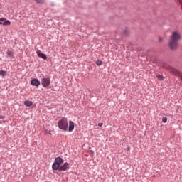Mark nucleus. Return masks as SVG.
Segmentation results:
<instances>
[{
  "instance_id": "nucleus-20",
  "label": "nucleus",
  "mask_w": 182,
  "mask_h": 182,
  "mask_svg": "<svg viewBox=\"0 0 182 182\" xmlns=\"http://www.w3.org/2000/svg\"><path fill=\"white\" fill-rule=\"evenodd\" d=\"M127 33V30H124V33Z\"/></svg>"
},
{
  "instance_id": "nucleus-13",
  "label": "nucleus",
  "mask_w": 182,
  "mask_h": 182,
  "mask_svg": "<svg viewBox=\"0 0 182 182\" xmlns=\"http://www.w3.org/2000/svg\"><path fill=\"white\" fill-rule=\"evenodd\" d=\"M156 77H157V79L159 80L160 81L164 80V77L163 75H156Z\"/></svg>"
},
{
  "instance_id": "nucleus-1",
  "label": "nucleus",
  "mask_w": 182,
  "mask_h": 182,
  "mask_svg": "<svg viewBox=\"0 0 182 182\" xmlns=\"http://www.w3.org/2000/svg\"><path fill=\"white\" fill-rule=\"evenodd\" d=\"M63 161H64L63 159H62V157H56L54 160L53 164H52V170H53L54 171H66V170H69V163L65 162L63 164Z\"/></svg>"
},
{
  "instance_id": "nucleus-14",
  "label": "nucleus",
  "mask_w": 182,
  "mask_h": 182,
  "mask_svg": "<svg viewBox=\"0 0 182 182\" xmlns=\"http://www.w3.org/2000/svg\"><path fill=\"white\" fill-rule=\"evenodd\" d=\"M0 75H1V76H3V77H5V76H6V71H5V70H1V71H0Z\"/></svg>"
},
{
  "instance_id": "nucleus-3",
  "label": "nucleus",
  "mask_w": 182,
  "mask_h": 182,
  "mask_svg": "<svg viewBox=\"0 0 182 182\" xmlns=\"http://www.w3.org/2000/svg\"><path fill=\"white\" fill-rule=\"evenodd\" d=\"M162 68H164V69H166V70H168V72H171V73L176 75V76H178V77H180L181 80H182V73L181 72L177 70L176 68L168 65V64H164Z\"/></svg>"
},
{
  "instance_id": "nucleus-16",
  "label": "nucleus",
  "mask_w": 182,
  "mask_h": 182,
  "mask_svg": "<svg viewBox=\"0 0 182 182\" xmlns=\"http://www.w3.org/2000/svg\"><path fill=\"white\" fill-rule=\"evenodd\" d=\"M163 123H167V117L162 118Z\"/></svg>"
},
{
  "instance_id": "nucleus-17",
  "label": "nucleus",
  "mask_w": 182,
  "mask_h": 182,
  "mask_svg": "<svg viewBox=\"0 0 182 182\" xmlns=\"http://www.w3.org/2000/svg\"><path fill=\"white\" fill-rule=\"evenodd\" d=\"M98 126H99V127H102V126H103V123L100 122V123L98 124Z\"/></svg>"
},
{
  "instance_id": "nucleus-4",
  "label": "nucleus",
  "mask_w": 182,
  "mask_h": 182,
  "mask_svg": "<svg viewBox=\"0 0 182 182\" xmlns=\"http://www.w3.org/2000/svg\"><path fill=\"white\" fill-rule=\"evenodd\" d=\"M58 128L60 129V130L66 132V130H68V128L69 127V124H68V119H66V118H63L61 120L58 121Z\"/></svg>"
},
{
  "instance_id": "nucleus-10",
  "label": "nucleus",
  "mask_w": 182,
  "mask_h": 182,
  "mask_svg": "<svg viewBox=\"0 0 182 182\" xmlns=\"http://www.w3.org/2000/svg\"><path fill=\"white\" fill-rule=\"evenodd\" d=\"M75 129V123L72 121H69L68 132H73Z\"/></svg>"
},
{
  "instance_id": "nucleus-6",
  "label": "nucleus",
  "mask_w": 182,
  "mask_h": 182,
  "mask_svg": "<svg viewBox=\"0 0 182 182\" xmlns=\"http://www.w3.org/2000/svg\"><path fill=\"white\" fill-rule=\"evenodd\" d=\"M0 25H4V26H9L11 25V22L9 20H6V18H0Z\"/></svg>"
},
{
  "instance_id": "nucleus-9",
  "label": "nucleus",
  "mask_w": 182,
  "mask_h": 182,
  "mask_svg": "<svg viewBox=\"0 0 182 182\" xmlns=\"http://www.w3.org/2000/svg\"><path fill=\"white\" fill-rule=\"evenodd\" d=\"M6 53H7L8 58H10L11 59H15V55L14 54V50H7Z\"/></svg>"
},
{
  "instance_id": "nucleus-11",
  "label": "nucleus",
  "mask_w": 182,
  "mask_h": 182,
  "mask_svg": "<svg viewBox=\"0 0 182 182\" xmlns=\"http://www.w3.org/2000/svg\"><path fill=\"white\" fill-rule=\"evenodd\" d=\"M33 105V102L32 101L29 100H26L24 101V105L26 106L27 107H31Z\"/></svg>"
},
{
  "instance_id": "nucleus-18",
  "label": "nucleus",
  "mask_w": 182,
  "mask_h": 182,
  "mask_svg": "<svg viewBox=\"0 0 182 182\" xmlns=\"http://www.w3.org/2000/svg\"><path fill=\"white\" fill-rule=\"evenodd\" d=\"M159 42H163V38H161V37H159Z\"/></svg>"
},
{
  "instance_id": "nucleus-7",
  "label": "nucleus",
  "mask_w": 182,
  "mask_h": 182,
  "mask_svg": "<svg viewBox=\"0 0 182 182\" xmlns=\"http://www.w3.org/2000/svg\"><path fill=\"white\" fill-rule=\"evenodd\" d=\"M36 54L38 56V58L43 59V60H46L48 59V55H46V54L42 53V51L39 50L36 51Z\"/></svg>"
},
{
  "instance_id": "nucleus-15",
  "label": "nucleus",
  "mask_w": 182,
  "mask_h": 182,
  "mask_svg": "<svg viewBox=\"0 0 182 182\" xmlns=\"http://www.w3.org/2000/svg\"><path fill=\"white\" fill-rule=\"evenodd\" d=\"M43 1L45 0H35V1L36 2V4H43Z\"/></svg>"
},
{
  "instance_id": "nucleus-8",
  "label": "nucleus",
  "mask_w": 182,
  "mask_h": 182,
  "mask_svg": "<svg viewBox=\"0 0 182 182\" xmlns=\"http://www.w3.org/2000/svg\"><path fill=\"white\" fill-rule=\"evenodd\" d=\"M31 85L32 86H36V87L41 86V81L38 80L37 78H33L31 80Z\"/></svg>"
},
{
  "instance_id": "nucleus-21",
  "label": "nucleus",
  "mask_w": 182,
  "mask_h": 182,
  "mask_svg": "<svg viewBox=\"0 0 182 182\" xmlns=\"http://www.w3.org/2000/svg\"><path fill=\"white\" fill-rule=\"evenodd\" d=\"M49 134H51V133H50V132H49Z\"/></svg>"
},
{
  "instance_id": "nucleus-19",
  "label": "nucleus",
  "mask_w": 182,
  "mask_h": 182,
  "mask_svg": "<svg viewBox=\"0 0 182 182\" xmlns=\"http://www.w3.org/2000/svg\"><path fill=\"white\" fill-rule=\"evenodd\" d=\"M0 119H5V117H4L3 115H0Z\"/></svg>"
},
{
  "instance_id": "nucleus-5",
  "label": "nucleus",
  "mask_w": 182,
  "mask_h": 182,
  "mask_svg": "<svg viewBox=\"0 0 182 182\" xmlns=\"http://www.w3.org/2000/svg\"><path fill=\"white\" fill-rule=\"evenodd\" d=\"M41 85L43 87H49L50 86V77H46V78H43L41 80Z\"/></svg>"
},
{
  "instance_id": "nucleus-2",
  "label": "nucleus",
  "mask_w": 182,
  "mask_h": 182,
  "mask_svg": "<svg viewBox=\"0 0 182 182\" xmlns=\"http://www.w3.org/2000/svg\"><path fill=\"white\" fill-rule=\"evenodd\" d=\"M180 39H181V36L177 31L172 32L168 43L170 50H176L177 48H178V41Z\"/></svg>"
},
{
  "instance_id": "nucleus-12",
  "label": "nucleus",
  "mask_w": 182,
  "mask_h": 182,
  "mask_svg": "<svg viewBox=\"0 0 182 182\" xmlns=\"http://www.w3.org/2000/svg\"><path fill=\"white\" fill-rule=\"evenodd\" d=\"M97 66H102V65H103V61L100 60H97L95 62Z\"/></svg>"
}]
</instances>
